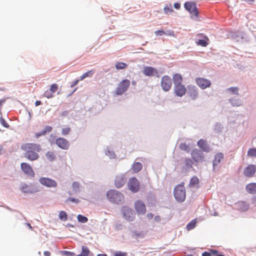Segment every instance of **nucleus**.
I'll use <instances>...</instances> for the list:
<instances>
[{
	"label": "nucleus",
	"instance_id": "obj_1",
	"mask_svg": "<svg viewBox=\"0 0 256 256\" xmlns=\"http://www.w3.org/2000/svg\"><path fill=\"white\" fill-rule=\"evenodd\" d=\"M21 149L25 152L24 156L30 161L38 160L40 156L38 152L42 150L40 144L36 143H26L21 146Z\"/></svg>",
	"mask_w": 256,
	"mask_h": 256
},
{
	"label": "nucleus",
	"instance_id": "obj_2",
	"mask_svg": "<svg viewBox=\"0 0 256 256\" xmlns=\"http://www.w3.org/2000/svg\"><path fill=\"white\" fill-rule=\"evenodd\" d=\"M108 200L112 202L120 204L124 202V196L122 193L115 190H109L106 194Z\"/></svg>",
	"mask_w": 256,
	"mask_h": 256
},
{
	"label": "nucleus",
	"instance_id": "obj_3",
	"mask_svg": "<svg viewBox=\"0 0 256 256\" xmlns=\"http://www.w3.org/2000/svg\"><path fill=\"white\" fill-rule=\"evenodd\" d=\"M174 194L176 200L178 202H183L186 197V189L184 184L176 186L174 190Z\"/></svg>",
	"mask_w": 256,
	"mask_h": 256
},
{
	"label": "nucleus",
	"instance_id": "obj_4",
	"mask_svg": "<svg viewBox=\"0 0 256 256\" xmlns=\"http://www.w3.org/2000/svg\"><path fill=\"white\" fill-rule=\"evenodd\" d=\"M130 80L124 79L119 82L116 89L115 93L116 95H122L128 90L130 86Z\"/></svg>",
	"mask_w": 256,
	"mask_h": 256
},
{
	"label": "nucleus",
	"instance_id": "obj_5",
	"mask_svg": "<svg viewBox=\"0 0 256 256\" xmlns=\"http://www.w3.org/2000/svg\"><path fill=\"white\" fill-rule=\"evenodd\" d=\"M90 251L88 247L82 246V252L80 254L76 255L74 252L62 250L60 252L62 255L64 256H88Z\"/></svg>",
	"mask_w": 256,
	"mask_h": 256
},
{
	"label": "nucleus",
	"instance_id": "obj_6",
	"mask_svg": "<svg viewBox=\"0 0 256 256\" xmlns=\"http://www.w3.org/2000/svg\"><path fill=\"white\" fill-rule=\"evenodd\" d=\"M184 6L192 16L196 17L198 16V12L195 2H186L184 4Z\"/></svg>",
	"mask_w": 256,
	"mask_h": 256
},
{
	"label": "nucleus",
	"instance_id": "obj_7",
	"mask_svg": "<svg viewBox=\"0 0 256 256\" xmlns=\"http://www.w3.org/2000/svg\"><path fill=\"white\" fill-rule=\"evenodd\" d=\"M122 212L124 217L128 221H132L135 216V213L134 210L128 207L124 206L122 208Z\"/></svg>",
	"mask_w": 256,
	"mask_h": 256
},
{
	"label": "nucleus",
	"instance_id": "obj_8",
	"mask_svg": "<svg viewBox=\"0 0 256 256\" xmlns=\"http://www.w3.org/2000/svg\"><path fill=\"white\" fill-rule=\"evenodd\" d=\"M40 182L43 186L48 188H56L58 184L54 180L46 177H42L39 179Z\"/></svg>",
	"mask_w": 256,
	"mask_h": 256
},
{
	"label": "nucleus",
	"instance_id": "obj_9",
	"mask_svg": "<svg viewBox=\"0 0 256 256\" xmlns=\"http://www.w3.org/2000/svg\"><path fill=\"white\" fill-rule=\"evenodd\" d=\"M172 80L168 76H164L162 78L161 86L165 92L168 91L172 87Z\"/></svg>",
	"mask_w": 256,
	"mask_h": 256
},
{
	"label": "nucleus",
	"instance_id": "obj_10",
	"mask_svg": "<svg viewBox=\"0 0 256 256\" xmlns=\"http://www.w3.org/2000/svg\"><path fill=\"white\" fill-rule=\"evenodd\" d=\"M20 168L22 172L28 176L30 178H34V172L32 168L28 163H21Z\"/></svg>",
	"mask_w": 256,
	"mask_h": 256
},
{
	"label": "nucleus",
	"instance_id": "obj_11",
	"mask_svg": "<svg viewBox=\"0 0 256 256\" xmlns=\"http://www.w3.org/2000/svg\"><path fill=\"white\" fill-rule=\"evenodd\" d=\"M196 84L202 89H206L211 85L210 80L203 78H196L195 80Z\"/></svg>",
	"mask_w": 256,
	"mask_h": 256
},
{
	"label": "nucleus",
	"instance_id": "obj_12",
	"mask_svg": "<svg viewBox=\"0 0 256 256\" xmlns=\"http://www.w3.org/2000/svg\"><path fill=\"white\" fill-rule=\"evenodd\" d=\"M192 160L196 162H202L204 160V154L198 150L194 149L191 152Z\"/></svg>",
	"mask_w": 256,
	"mask_h": 256
},
{
	"label": "nucleus",
	"instance_id": "obj_13",
	"mask_svg": "<svg viewBox=\"0 0 256 256\" xmlns=\"http://www.w3.org/2000/svg\"><path fill=\"white\" fill-rule=\"evenodd\" d=\"M128 186L129 189L134 192H137L140 188L139 182L135 178H132L129 180Z\"/></svg>",
	"mask_w": 256,
	"mask_h": 256
},
{
	"label": "nucleus",
	"instance_id": "obj_14",
	"mask_svg": "<svg viewBox=\"0 0 256 256\" xmlns=\"http://www.w3.org/2000/svg\"><path fill=\"white\" fill-rule=\"evenodd\" d=\"M134 209L138 214H144L146 212L145 204L140 200H136L135 202Z\"/></svg>",
	"mask_w": 256,
	"mask_h": 256
},
{
	"label": "nucleus",
	"instance_id": "obj_15",
	"mask_svg": "<svg viewBox=\"0 0 256 256\" xmlns=\"http://www.w3.org/2000/svg\"><path fill=\"white\" fill-rule=\"evenodd\" d=\"M56 144L59 148L63 150H68L70 146L68 141L63 138L56 139Z\"/></svg>",
	"mask_w": 256,
	"mask_h": 256
},
{
	"label": "nucleus",
	"instance_id": "obj_16",
	"mask_svg": "<svg viewBox=\"0 0 256 256\" xmlns=\"http://www.w3.org/2000/svg\"><path fill=\"white\" fill-rule=\"evenodd\" d=\"M174 92L176 95L181 97L186 94V88L182 84L176 85L174 86Z\"/></svg>",
	"mask_w": 256,
	"mask_h": 256
},
{
	"label": "nucleus",
	"instance_id": "obj_17",
	"mask_svg": "<svg viewBox=\"0 0 256 256\" xmlns=\"http://www.w3.org/2000/svg\"><path fill=\"white\" fill-rule=\"evenodd\" d=\"M22 191L24 193H35L38 191V188L32 184H24L21 188Z\"/></svg>",
	"mask_w": 256,
	"mask_h": 256
},
{
	"label": "nucleus",
	"instance_id": "obj_18",
	"mask_svg": "<svg viewBox=\"0 0 256 256\" xmlns=\"http://www.w3.org/2000/svg\"><path fill=\"white\" fill-rule=\"evenodd\" d=\"M256 170V166L254 164L248 165L244 171V175L246 177H252Z\"/></svg>",
	"mask_w": 256,
	"mask_h": 256
},
{
	"label": "nucleus",
	"instance_id": "obj_19",
	"mask_svg": "<svg viewBox=\"0 0 256 256\" xmlns=\"http://www.w3.org/2000/svg\"><path fill=\"white\" fill-rule=\"evenodd\" d=\"M188 95L193 100H196L198 96V88L193 85L188 86Z\"/></svg>",
	"mask_w": 256,
	"mask_h": 256
},
{
	"label": "nucleus",
	"instance_id": "obj_20",
	"mask_svg": "<svg viewBox=\"0 0 256 256\" xmlns=\"http://www.w3.org/2000/svg\"><path fill=\"white\" fill-rule=\"evenodd\" d=\"M143 74L148 76H152L158 74V70L151 66H145L142 71Z\"/></svg>",
	"mask_w": 256,
	"mask_h": 256
},
{
	"label": "nucleus",
	"instance_id": "obj_21",
	"mask_svg": "<svg viewBox=\"0 0 256 256\" xmlns=\"http://www.w3.org/2000/svg\"><path fill=\"white\" fill-rule=\"evenodd\" d=\"M126 179L123 176H118L116 177L114 184L116 188H119L124 185Z\"/></svg>",
	"mask_w": 256,
	"mask_h": 256
},
{
	"label": "nucleus",
	"instance_id": "obj_22",
	"mask_svg": "<svg viewBox=\"0 0 256 256\" xmlns=\"http://www.w3.org/2000/svg\"><path fill=\"white\" fill-rule=\"evenodd\" d=\"M198 146L204 152H208L210 150L209 146L207 144L206 140L200 139L197 142Z\"/></svg>",
	"mask_w": 256,
	"mask_h": 256
},
{
	"label": "nucleus",
	"instance_id": "obj_23",
	"mask_svg": "<svg viewBox=\"0 0 256 256\" xmlns=\"http://www.w3.org/2000/svg\"><path fill=\"white\" fill-rule=\"evenodd\" d=\"M224 159V154L222 153L218 152L214 156L212 162L213 168L214 169Z\"/></svg>",
	"mask_w": 256,
	"mask_h": 256
},
{
	"label": "nucleus",
	"instance_id": "obj_24",
	"mask_svg": "<svg viewBox=\"0 0 256 256\" xmlns=\"http://www.w3.org/2000/svg\"><path fill=\"white\" fill-rule=\"evenodd\" d=\"M246 189V192L250 194H256V183L252 182L248 184Z\"/></svg>",
	"mask_w": 256,
	"mask_h": 256
},
{
	"label": "nucleus",
	"instance_id": "obj_25",
	"mask_svg": "<svg viewBox=\"0 0 256 256\" xmlns=\"http://www.w3.org/2000/svg\"><path fill=\"white\" fill-rule=\"evenodd\" d=\"M174 86L182 84V78L181 74H175L172 76Z\"/></svg>",
	"mask_w": 256,
	"mask_h": 256
},
{
	"label": "nucleus",
	"instance_id": "obj_26",
	"mask_svg": "<svg viewBox=\"0 0 256 256\" xmlns=\"http://www.w3.org/2000/svg\"><path fill=\"white\" fill-rule=\"evenodd\" d=\"M199 184V180L198 178L194 176H193L190 182L189 186L190 187H193V188H198Z\"/></svg>",
	"mask_w": 256,
	"mask_h": 256
},
{
	"label": "nucleus",
	"instance_id": "obj_27",
	"mask_svg": "<svg viewBox=\"0 0 256 256\" xmlns=\"http://www.w3.org/2000/svg\"><path fill=\"white\" fill-rule=\"evenodd\" d=\"M145 234L142 231H134L132 232V236L136 239L142 238L144 236Z\"/></svg>",
	"mask_w": 256,
	"mask_h": 256
},
{
	"label": "nucleus",
	"instance_id": "obj_28",
	"mask_svg": "<svg viewBox=\"0 0 256 256\" xmlns=\"http://www.w3.org/2000/svg\"><path fill=\"white\" fill-rule=\"evenodd\" d=\"M46 157L47 160L50 162H52L56 158V156L54 152L52 151H48L46 154Z\"/></svg>",
	"mask_w": 256,
	"mask_h": 256
},
{
	"label": "nucleus",
	"instance_id": "obj_29",
	"mask_svg": "<svg viewBox=\"0 0 256 256\" xmlns=\"http://www.w3.org/2000/svg\"><path fill=\"white\" fill-rule=\"evenodd\" d=\"M94 72L95 70H94L88 71L82 75L80 77V80H82L87 77H92Z\"/></svg>",
	"mask_w": 256,
	"mask_h": 256
},
{
	"label": "nucleus",
	"instance_id": "obj_30",
	"mask_svg": "<svg viewBox=\"0 0 256 256\" xmlns=\"http://www.w3.org/2000/svg\"><path fill=\"white\" fill-rule=\"evenodd\" d=\"M142 167V164L140 162H137L134 164L132 169L134 172H138L141 170Z\"/></svg>",
	"mask_w": 256,
	"mask_h": 256
},
{
	"label": "nucleus",
	"instance_id": "obj_31",
	"mask_svg": "<svg viewBox=\"0 0 256 256\" xmlns=\"http://www.w3.org/2000/svg\"><path fill=\"white\" fill-rule=\"evenodd\" d=\"M204 38L205 40H199L196 42L197 44L201 46H207L208 45V42H207V41L208 40V38L206 36H205Z\"/></svg>",
	"mask_w": 256,
	"mask_h": 256
},
{
	"label": "nucleus",
	"instance_id": "obj_32",
	"mask_svg": "<svg viewBox=\"0 0 256 256\" xmlns=\"http://www.w3.org/2000/svg\"><path fill=\"white\" fill-rule=\"evenodd\" d=\"M128 64L122 62H117L116 64V68L117 70H122L126 68Z\"/></svg>",
	"mask_w": 256,
	"mask_h": 256
},
{
	"label": "nucleus",
	"instance_id": "obj_33",
	"mask_svg": "<svg viewBox=\"0 0 256 256\" xmlns=\"http://www.w3.org/2000/svg\"><path fill=\"white\" fill-rule=\"evenodd\" d=\"M179 148L181 150L185 151L187 152H190V146L185 142L180 144Z\"/></svg>",
	"mask_w": 256,
	"mask_h": 256
},
{
	"label": "nucleus",
	"instance_id": "obj_34",
	"mask_svg": "<svg viewBox=\"0 0 256 256\" xmlns=\"http://www.w3.org/2000/svg\"><path fill=\"white\" fill-rule=\"evenodd\" d=\"M196 226V220H193L190 221L186 226V228L188 230H190L195 228Z\"/></svg>",
	"mask_w": 256,
	"mask_h": 256
},
{
	"label": "nucleus",
	"instance_id": "obj_35",
	"mask_svg": "<svg viewBox=\"0 0 256 256\" xmlns=\"http://www.w3.org/2000/svg\"><path fill=\"white\" fill-rule=\"evenodd\" d=\"M217 250L210 249L209 252H204L202 254V256H211L216 254Z\"/></svg>",
	"mask_w": 256,
	"mask_h": 256
},
{
	"label": "nucleus",
	"instance_id": "obj_36",
	"mask_svg": "<svg viewBox=\"0 0 256 256\" xmlns=\"http://www.w3.org/2000/svg\"><path fill=\"white\" fill-rule=\"evenodd\" d=\"M59 218L63 221H66L68 220V215L64 211H60L59 214Z\"/></svg>",
	"mask_w": 256,
	"mask_h": 256
},
{
	"label": "nucleus",
	"instance_id": "obj_37",
	"mask_svg": "<svg viewBox=\"0 0 256 256\" xmlns=\"http://www.w3.org/2000/svg\"><path fill=\"white\" fill-rule=\"evenodd\" d=\"M80 184L78 182H74L72 184V190L74 192H76L78 191Z\"/></svg>",
	"mask_w": 256,
	"mask_h": 256
},
{
	"label": "nucleus",
	"instance_id": "obj_38",
	"mask_svg": "<svg viewBox=\"0 0 256 256\" xmlns=\"http://www.w3.org/2000/svg\"><path fill=\"white\" fill-rule=\"evenodd\" d=\"M77 218L78 221L82 223H86L88 221V218L82 214H78Z\"/></svg>",
	"mask_w": 256,
	"mask_h": 256
},
{
	"label": "nucleus",
	"instance_id": "obj_39",
	"mask_svg": "<svg viewBox=\"0 0 256 256\" xmlns=\"http://www.w3.org/2000/svg\"><path fill=\"white\" fill-rule=\"evenodd\" d=\"M248 156L250 157L256 156V148H250L248 152Z\"/></svg>",
	"mask_w": 256,
	"mask_h": 256
},
{
	"label": "nucleus",
	"instance_id": "obj_40",
	"mask_svg": "<svg viewBox=\"0 0 256 256\" xmlns=\"http://www.w3.org/2000/svg\"><path fill=\"white\" fill-rule=\"evenodd\" d=\"M230 102L233 106H238L241 105V102L238 99H232Z\"/></svg>",
	"mask_w": 256,
	"mask_h": 256
},
{
	"label": "nucleus",
	"instance_id": "obj_41",
	"mask_svg": "<svg viewBox=\"0 0 256 256\" xmlns=\"http://www.w3.org/2000/svg\"><path fill=\"white\" fill-rule=\"evenodd\" d=\"M44 96L48 98H52L54 96H53V94L51 92V91L48 90H46L44 92Z\"/></svg>",
	"mask_w": 256,
	"mask_h": 256
},
{
	"label": "nucleus",
	"instance_id": "obj_42",
	"mask_svg": "<svg viewBox=\"0 0 256 256\" xmlns=\"http://www.w3.org/2000/svg\"><path fill=\"white\" fill-rule=\"evenodd\" d=\"M71 130L70 127L64 128L62 130V134L64 136L68 134Z\"/></svg>",
	"mask_w": 256,
	"mask_h": 256
},
{
	"label": "nucleus",
	"instance_id": "obj_43",
	"mask_svg": "<svg viewBox=\"0 0 256 256\" xmlns=\"http://www.w3.org/2000/svg\"><path fill=\"white\" fill-rule=\"evenodd\" d=\"M184 163L188 168H192L193 162L190 158H186L184 160Z\"/></svg>",
	"mask_w": 256,
	"mask_h": 256
},
{
	"label": "nucleus",
	"instance_id": "obj_44",
	"mask_svg": "<svg viewBox=\"0 0 256 256\" xmlns=\"http://www.w3.org/2000/svg\"><path fill=\"white\" fill-rule=\"evenodd\" d=\"M164 12L166 14H168L170 12H172L174 10L171 5L166 6L164 8Z\"/></svg>",
	"mask_w": 256,
	"mask_h": 256
},
{
	"label": "nucleus",
	"instance_id": "obj_45",
	"mask_svg": "<svg viewBox=\"0 0 256 256\" xmlns=\"http://www.w3.org/2000/svg\"><path fill=\"white\" fill-rule=\"evenodd\" d=\"M51 92L54 94L58 90V86L56 84H54L51 85L50 88L49 89Z\"/></svg>",
	"mask_w": 256,
	"mask_h": 256
},
{
	"label": "nucleus",
	"instance_id": "obj_46",
	"mask_svg": "<svg viewBox=\"0 0 256 256\" xmlns=\"http://www.w3.org/2000/svg\"><path fill=\"white\" fill-rule=\"evenodd\" d=\"M232 93L238 94V88L237 87H231L228 89Z\"/></svg>",
	"mask_w": 256,
	"mask_h": 256
},
{
	"label": "nucleus",
	"instance_id": "obj_47",
	"mask_svg": "<svg viewBox=\"0 0 256 256\" xmlns=\"http://www.w3.org/2000/svg\"><path fill=\"white\" fill-rule=\"evenodd\" d=\"M74 202L76 204H78L80 202V200L78 199L74 198H68L66 200V202Z\"/></svg>",
	"mask_w": 256,
	"mask_h": 256
},
{
	"label": "nucleus",
	"instance_id": "obj_48",
	"mask_svg": "<svg viewBox=\"0 0 256 256\" xmlns=\"http://www.w3.org/2000/svg\"><path fill=\"white\" fill-rule=\"evenodd\" d=\"M52 130V128L50 126H46L42 132H43V134L45 135L46 133L50 132Z\"/></svg>",
	"mask_w": 256,
	"mask_h": 256
},
{
	"label": "nucleus",
	"instance_id": "obj_49",
	"mask_svg": "<svg viewBox=\"0 0 256 256\" xmlns=\"http://www.w3.org/2000/svg\"><path fill=\"white\" fill-rule=\"evenodd\" d=\"M154 34L156 36H162L166 34V33L163 30H156L154 32Z\"/></svg>",
	"mask_w": 256,
	"mask_h": 256
},
{
	"label": "nucleus",
	"instance_id": "obj_50",
	"mask_svg": "<svg viewBox=\"0 0 256 256\" xmlns=\"http://www.w3.org/2000/svg\"><path fill=\"white\" fill-rule=\"evenodd\" d=\"M0 123L5 128H8L9 125L6 122V120L2 118H0Z\"/></svg>",
	"mask_w": 256,
	"mask_h": 256
},
{
	"label": "nucleus",
	"instance_id": "obj_51",
	"mask_svg": "<svg viewBox=\"0 0 256 256\" xmlns=\"http://www.w3.org/2000/svg\"><path fill=\"white\" fill-rule=\"evenodd\" d=\"M113 256H126V254L122 252H116L113 255Z\"/></svg>",
	"mask_w": 256,
	"mask_h": 256
},
{
	"label": "nucleus",
	"instance_id": "obj_52",
	"mask_svg": "<svg viewBox=\"0 0 256 256\" xmlns=\"http://www.w3.org/2000/svg\"><path fill=\"white\" fill-rule=\"evenodd\" d=\"M42 136H44V134H43V132H42V131L41 132H37V133H36L35 134V137L36 138H38L39 137Z\"/></svg>",
	"mask_w": 256,
	"mask_h": 256
},
{
	"label": "nucleus",
	"instance_id": "obj_53",
	"mask_svg": "<svg viewBox=\"0 0 256 256\" xmlns=\"http://www.w3.org/2000/svg\"><path fill=\"white\" fill-rule=\"evenodd\" d=\"M68 110H65V111H64L62 114H61V116L62 117H66V116H68Z\"/></svg>",
	"mask_w": 256,
	"mask_h": 256
},
{
	"label": "nucleus",
	"instance_id": "obj_54",
	"mask_svg": "<svg viewBox=\"0 0 256 256\" xmlns=\"http://www.w3.org/2000/svg\"><path fill=\"white\" fill-rule=\"evenodd\" d=\"M80 80H80H74L72 82V84H71V87H74V86L78 84V82Z\"/></svg>",
	"mask_w": 256,
	"mask_h": 256
},
{
	"label": "nucleus",
	"instance_id": "obj_55",
	"mask_svg": "<svg viewBox=\"0 0 256 256\" xmlns=\"http://www.w3.org/2000/svg\"><path fill=\"white\" fill-rule=\"evenodd\" d=\"M174 7L176 9H179L180 7V4H179L178 2H176L174 4Z\"/></svg>",
	"mask_w": 256,
	"mask_h": 256
},
{
	"label": "nucleus",
	"instance_id": "obj_56",
	"mask_svg": "<svg viewBox=\"0 0 256 256\" xmlns=\"http://www.w3.org/2000/svg\"><path fill=\"white\" fill-rule=\"evenodd\" d=\"M146 216L147 218H148V219H152V218H153V214L151 213H150V214H148L147 215H146Z\"/></svg>",
	"mask_w": 256,
	"mask_h": 256
},
{
	"label": "nucleus",
	"instance_id": "obj_57",
	"mask_svg": "<svg viewBox=\"0 0 256 256\" xmlns=\"http://www.w3.org/2000/svg\"><path fill=\"white\" fill-rule=\"evenodd\" d=\"M44 254L45 256H50V252L48 251H44Z\"/></svg>",
	"mask_w": 256,
	"mask_h": 256
},
{
	"label": "nucleus",
	"instance_id": "obj_58",
	"mask_svg": "<svg viewBox=\"0 0 256 256\" xmlns=\"http://www.w3.org/2000/svg\"><path fill=\"white\" fill-rule=\"evenodd\" d=\"M42 102L40 100H36V102H35V106H40V104H41Z\"/></svg>",
	"mask_w": 256,
	"mask_h": 256
},
{
	"label": "nucleus",
	"instance_id": "obj_59",
	"mask_svg": "<svg viewBox=\"0 0 256 256\" xmlns=\"http://www.w3.org/2000/svg\"><path fill=\"white\" fill-rule=\"evenodd\" d=\"M214 256H224V255L221 254H218V252L217 251L216 254H213Z\"/></svg>",
	"mask_w": 256,
	"mask_h": 256
},
{
	"label": "nucleus",
	"instance_id": "obj_60",
	"mask_svg": "<svg viewBox=\"0 0 256 256\" xmlns=\"http://www.w3.org/2000/svg\"><path fill=\"white\" fill-rule=\"evenodd\" d=\"M26 224L28 226L30 229V230H32V226H31V225L28 224V223H26Z\"/></svg>",
	"mask_w": 256,
	"mask_h": 256
},
{
	"label": "nucleus",
	"instance_id": "obj_61",
	"mask_svg": "<svg viewBox=\"0 0 256 256\" xmlns=\"http://www.w3.org/2000/svg\"><path fill=\"white\" fill-rule=\"evenodd\" d=\"M97 256H107L106 254H98Z\"/></svg>",
	"mask_w": 256,
	"mask_h": 256
},
{
	"label": "nucleus",
	"instance_id": "obj_62",
	"mask_svg": "<svg viewBox=\"0 0 256 256\" xmlns=\"http://www.w3.org/2000/svg\"><path fill=\"white\" fill-rule=\"evenodd\" d=\"M155 219L156 220V219L158 220L160 219V217L159 216H158V217L156 216V217H155Z\"/></svg>",
	"mask_w": 256,
	"mask_h": 256
},
{
	"label": "nucleus",
	"instance_id": "obj_63",
	"mask_svg": "<svg viewBox=\"0 0 256 256\" xmlns=\"http://www.w3.org/2000/svg\"><path fill=\"white\" fill-rule=\"evenodd\" d=\"M155 219L156 220V219L158 220L160 219V217L159 216H158V217L156 216V217H155Z\"/></svg>",
	"mask_w": 256,
	"mask_h": 256
}]
</instances>
